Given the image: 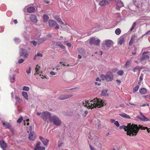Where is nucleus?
<instances>
[{
  "instance_id": "obj_25",
  "label": "nucleus",
  "mask_w": 150,
  "mask_h": 150,
  "mask_svg": "<svg viewBox=\"0 0 150 150\" xmlns=\"http://www.w3.org/2000/svg\"><path fill=\"white\" fill-rule=\"evenodd\" d=\"M118 43L120 45H122L124 42V38L122 36L120 37L118 39Z\"/></svg>"
},
{
  "instance_id": "obj_13",
  "label": "nucleus",
  "mask_w": 150,
  "mask_h": 150,
  "mask_svg": "<svg viewBox=\"0 0 150 150\" xmlns=\"http://www.w3.org/2000/svg\"><path fill=\"white\" fill-rule=\"evenodd\" d=\"M115 1H117L116 8L119 10L120 8L124 6L123 3L121 2L120 0H115Z\"/></svg>"
},
{
  "instance_id": "obj_4",
  "label": "nucleus",
  "mask_w": 150,
  "mask_h": 150,
  "mask_svg": "<svg viewBox=\"0 0 150 150\" xmlns=\"http://www.w3.org/2000/svg\"><path fill=\"white\" fill-rule=\"evenodd\" d=\"M133 2L139 11H141L144 10L145 6L142 3L141 1H138L137 2L136 0H133Z\"/></svg>"
},
{
  "instance_id": "obj_21",
  "label": "nucleus",
  "mask_w": 150,
  "mask_h": 150,
  "mask_svg": "<svg viewBox=\"0 0 150 150\" xmlns=\"http://www.w3.org/2000/svg\"><path fill=\"white\" fill-rule=\"evenodd\" d=\"M119 115L120 116L125 118L130 119L131 118L129 115H127V114L125 113H120L119 114Z\"/></svg>"
},
{
  "instance_id": "obj_12",
  "label": "nucleus",
  "mask_w": 150,
  "mask_h": 150,
  "mask_svg": "<svg viewBox=\"0 0 150 150\" xmlns=\"http://www.w3.org/2000/svg\"><path fill=\"white\" fill-rule=\"evenodd\" d=\"M138 118L143 121H147L149 120L144 115L142 112H140V115L138 116Z\"/></svg>"
},
{
  "instance_id": "obj_11",
  "label": "nucleus",
  "mask_w": 150,
  "mask_h": 150,
  "mask_svg": "<svg viewBox=\"0 0 150 150\" xmlns=\"http://www.w3.org/2000/svg\"><path fill=\"white\" fill-rule=\"evenodd\" d=\"M41 143L38 142L36 144L34 150H45V148L44 146H40Z\"/></svg>"
},
{
  "instance_id": "obj_22",
  "label": "nucleus",
  "mask_w": 150,
  "mask_h": 150,
  "mask_svg": "<svg viewBox=\"0 0 150 150\" xmlns=\"http://www.w3.org/2000/svg\"><path fill=\"white\" fill-rule=\"evenodd\" d=\"M137 37L135 35L133 36L129 42V45L130 46L131 45L133 44V42H134L135 40H137Z\"/></svg>"
},
{
  "instance_id": "obj_19",
  "label": "nucleus",
  "mask_w": 150,
  "mask_h": 150,
  "mask_svg": "<svg viewBox=\"0 0 150 150\" xmlns=\"http://www.w3.org/2000/svg\"><path fill=\"white\" fill-rule=\"evenodd\" d=\"M1 122L3 124V126L6 128H9L11 126L9 123L6 122L4 121H1Z\"/></svg>"
},
{
  "instance_id": "obj_28",
  "label": "nucleus",
  "mask_w": 150,
  "mask_h": 150,
  "mask_svg": "<svg viewBox=\"0 0 150 150\" xmlns=\"http://www.w3.org/2000/svg\"><path fill=\"white\" fill-rule=\"evenodd\" d=\"M22 95L23 96L26 100H28V93L26 92L23 91L22 92Z\"/></svg>"
},
{
  "instance_id": "obj_8",
  "label": "nucleus",
  "mask_w": 150,
  "mask_h": 150,
  "mask_svg": "<svg viewBox=\"0 0 150 150\" xmlns=\"http://www.w3.org/2000/svg\"><path fill=\"white\" fill-rule=\"evenodd\" d=\"M29 52H27L25 50L21 48L20 50V55L21 56L23 57L24 58H26L28 56Z\"/></svg>"
},
{
  "instance_id": "obj_56",
  "label": "nucleus",
  "mask_w": 150,
  "mask_h": 150,
  "mask_svg": "<svg viewBox=\"0 0 150 150\" xmlns=\"http://www.w3.org/2000/svg\"><path fill=\"white\" fill-rule=\"evenodd\" d=\"M50 74L52 75H54L56 74L54 71H52L50 72Z\"/></svg>"
},
{
  "instance_id": "obj_42",
  "label": "nucleus",
  "mask_w": 150,
  "mask_h": 150,
  "mask_svg": "<svg viewBox=\"0 0 150 150\" xmlns=\"http://www.w3.org/2000/svg\"><path fill=\"white\" fill-rule=\"evenodd\" d=\"M100 77L102 80H104L106 79V75H101Z\"/></svg>"
},
{
  "instance_id": "obj_55",
  "label": "nucleus",
  "mask_w": 150,
  "mask_h": 150,
  "mask_svg": "<svg viewBox=\"0 0 150 150\" xmlns=\"http://www.w3.org/2000/svg\"><path fill=\"white\" fill-rule=\"evenodd\" d=\"M59 16H55L54 17V18L57 21L58 20L59 18Z\"/></svg>"
},
{
  "instance_id": "obj_59",
  "label": "nucleus",
  "mask_w": 150,
  "mask_h": 150,
  "mask_svg": "<svg viewBox=\"0 0 150 150\" xmlns=\"http://www.w3.org/2000/svg\"><path fill=\"white\" fill-rule=\"evenodd\" d=\"M89 146L91 150H95L94 148H93V147L91 145H90Z\"/></svg>"
},
{
  "instance_id": "obj_49",
  "label": "nucleus",
  "mask_w": 150,
  "mask_h": 150,
  "mask_svg": "<svg viewBox=\"0 0 150 150\" xmlns=\"http://www.w3.org/2000/svg\"><path fill=\"white\" fill-rule=\"evenodd\" d=\"M15 74H13L12 75V77H10V78L11 80V81H12V79L13 80H14L15 79Z\"/></svg>"
},
{
  "instance_id": "obj_61",
  "label": "nucleus",
  "mask_w": 150,
  "mask_h": 150,
  "mask_svg": "<svg viewBox=\"0 0 150 150\" xmlns=\"http://www.w3.org/2000/svg\"><path fill=\"white\" fill-rule=\"evenodd\" d=\"M96 81H101V80L100 79H99V77H97L96 79Z\"/></svg>"
},
{
  "instance_id": "obj_64",
  "label": "nucleus",
  "mask_w": 150,
  "mask_h": 150,
  "mask_svg": "<svg viewBox=\"0 0 150 150\" xmlns=\"http://www.w3.org/2000/svg\"><path fill=\"white\" fill-rule=\"evenodd\" d=\"M110 122L112 123H113L114 122H115V121L113 119H111L110 120Z\"/></svg>"
},
{
  "instance_id": "obj_18",
  "label": "nucleus",
  "mask_w": 150,
  "mask_h": 150,
  "mask_svg": "<svg viewBox=\"0 0 150 150\" xmlns=\"http://www.w3.org/2000/svg\"><path fill=\"white\" fill-rule=\"evenodd\" d=\"M113 79V76L112 74L106 75V80L108 81H111Z\"/></svg>"
},
{
  "instance_id": "obj_14",
  "label": "nucleus",
  "mask_w": 150,
  "mask_h": 150,
  "mask_svg": "<svg viewBox=\"0 0 150 150\" xmlns=\"http://www.w3.org/2000/svg\"><path fill=\"white\" fill-rule=\"evenodd\" d=\"M39 139L45 146H46L47 145L49 141V140L45 139L41 136L39 137Z\"/></svg>"
},
{
  "instance_id": "obj_51",
  "label": "nucleus",
  "mask_w": 150,
  "mask_h": 150,
  "mask_svg": "<svg viewBox=\"0 0 150 150\" xmlns=\"http://www.w3.org/2000/svg\"><path fill=\"white\" fill-rule=\"evenodd\" d=\"M24 60L23 59H21L19 60L18 61V63L19 64H21V63H23L24 62Z\"/></svg>"
},
{
  "instance_id": "obj_63",
  "label": "nucleus",
  "mask_w": 150,
  "mask_h": 150,
  "mask_svg": "<svg viewBox=\"0 0 150 150\" xmlns=\"http://www.w3.org/2000/svg\"><path fill=\"white\" fill-rule=\"evenodd\" d=\"M145 35H150V31L147 32Z\"/></svg>"
},
{
  "instance_id": "obj_53",
  "label": "nucleus",
  "mask_w": 150,
  "mask_h": 150,
  "mask_svg": "<svg viewBox=\"0 0 150 150\" xmlns=\"http://www.w3.org/2000/svg\"><path fill=\"white\" fill-rule=\"evenodd\" d=\"M39 37H40L39 35H38V36H33L32 37V39H37Z\"/></svg>"
},
{
  "instance_id": "obj_48",
  "label": "nucleus",
  "mask_w": 150,
  "mask_h": 150,
  "mask_svg": "<svg viewBox=\"0 0 150 150\" xmlns=\"http://www.w3.org/2000/svg\"><path fill=\"white\" fill-rule=\"evenodd\" d=\"M31 68L30 67H29V69L26 70V72L28 74H30L31 72Z\"/></svg>"
},
{
  "instance_id": "obj_31",
  "label": "nucleus",
  "mask_w": 150,
  "mask_h": 150,
  "mask_svg": "<svg viewBox=\"0 0 150 150\" xmlns=\"http://www.w3.org/2000/svg\"><path fill=\"white\" fill-rule=\"evenodd\" d=\"M43 21L44 22H46L47 21L48 17L47 15L46 14H44L43 16Z\"/></svg>"
},
{
  "instance_id": "obj_45",
  "label": "nucleus",
  "mask_w": 150,
  "mask_h": 150,
  "mask_svg": "<svg viewBox=\"0 0 150 150\" xmlns=\"http://www.w3.org/2000/svg\"><path fill=\"white\" fill-rule=\"evenodd\" d=\"M123 73V71L122 70H120L117 71V74L119 75H122Z\"/></svg>"
},
{
  "instance_id": "obj_39",
  "label": "nucleus",
  "mask_w": 150,
  "mask_h": 150,
  "mask_svg": "<svg viewBox=\"0 0 150 150\" xmlns=\"http://www.w3.org/2000/svg\"><path fill=\"white\" fill-rule=\"evenodd\" d=\"M40 68V67L38 66V65H36V67L35 68V72H39V69Z\"/></svg>"
},
{
  "instance_id": "obj_29",
  "label": "nucleus",
  "mask_w": 150,
  "mask_h": 150,
  "mask_svg": "<svg viewBox=\"0 0 150 150\" xmlns=\"http://www.w3.org/2000/svg\"><path fill=\"white\" fill-rule=\"evenodd\" d=\"M78 51L79 53L82 55H84L85 52L83 49L80 48L78 49Z\"/></svg>"
},
{
  "instance_id": "obj_32",
  "label": "nucleus",
  "mask_w": 150,
  "mask_h": 150,
  "mask_svg": "<svg viewBox=\"0 0 150 150\" xmlns=\"http://www.w3.org/2000/svg\"><path fill=\"white\" fill-rule=\"evenodd\" d=\"M121 31V29L119 28H118L115 30V33L117 35H119L120 34Z\"/></svg>"
},
{
  "instance_id": "obj_10",
  "label": "nucleus",
  "mask_w": 150,
  "mask_h": 150,
  "mask_svg": "<svg viewBox=\"0 0 150 150\" xmlns=\"http://www.w3.org/2000/svg\"><path fill=\"white\" fill-rule=\"evenodd\" d=\"M73 95L71 94L62 95L59 97V99L60 100H64L69 98L71 97Z\"/></svg>"
},
{
  "instance_id": "obj_54",
  "label": "nucleus",
  "mask_w": 150,
  "mask_h": 150,
  "mask_svg": "<svg viewBox=\"0 0 150 150\" xmlns=\"http://www.w3.org/2000/svg\"><path fill=\"white\" fill-rule=\"evenodd\" d=\"M36 56H38V57H39V56H40L41 57H42V56H43V55L42 54H40V53H38L36 55Z\"/></svg>"
},
{
  "instance_id": "obj_44",
  "label": "nucleus",
  "mask_w": 150,
  "mask_h": 150,
  "mask_svg": "<svg viewBox=\"0 0 150 150\" xmlns=\"http://www.w3.org/2000/svg\"><path fill=\"white\" fill-rule=\"evenodd\" d=\"M130 64V61L128 60L125 63L124 67H127L128 66H129Z\"/></svg>"
},
{
  "instance_id": "obj_20",
  "label": "nucleus",
  "mask_w": 150,
  "mask_h": 150,
  "mask_svg": "<svg viewBox=\"0 0 150 150\" xmlns=\"http://www.w3.org/2000/svg\"><path fill=\"white\" fill-rule=\"evenodd\" d=\"M108 4V1L105 0H103L100 2L99 3V5L100 6H104Z\"/></svg>"
},
{
  "instance_id": "obj_3",
  "label": "nucleus",
  "mask_w": 150,
  "mask_h": 150,
  "mask_svg": "<svg viewBox=\"0 0 150 150\" xmlns=\"http://www.w3.org/2000/svg\"><path fill=\"white\" fill-rule=\"evenodd\" d=\"M50 122L57 126H60L62 123L61 120L58 117L55 115L52 116L50 118Z\"/></svg>"
},
{
  "instance_id": "obj_7",
  "label": "nucleus",
  "mask_w": 150,
  "mask_h": 150,
  "mask_svg": "<svg viewBox=\"0 0 150 150\" xmlns=\"http://www.w3.org/2000/svg\"><path fill=\"white\" fill-rule=\"evenodd\" d=\"M49 26L51 28L55 27V29L57 30L59 28V26L57 22L54 20H50L48 21Z\"/></svg>"
},
{
  "instance_id": "obj_58",
  "label": "nucleus",
  "mask_w": 150,
  "mask_h": 150,
  "mask_svg": "<svg viewBox=\"0 0 150 150\" xmlns=\"http://www.w3.org/2000/svg\"><path fill=\"white\" fill-rule=\"evenodd\" d=\"M67 45L69 47H71V44L70 43L67 42Z\"/></svg>"
},
{
  "instance_id": "obj_33",
  "label": "nucleus",
  "mask_w": 150,
  "mask_h": 150,
  "mask_svg": "<svg viewBox=\"0 0 150 150\" xmlns=\"http://www.w3.org/2000/svg\"><path fill=\"white\" fill-rule=\"evenodd\" d=\"M56 46H59L61 48L63 49H64L65 48V47L60 43H57L56 44Z\"/></svg>"
},
{
  "instance_id": "obj_47",
  "label": "nucleus",
  "mask_w": 150,
  "mask_h": 150,
  "mask_svg": "<svg viewBox=\"0 0 150 150\" xmlns=\"http://www.w3.org/2000/svg\"><path fill=\"white\" fill-rule=\"evenodd\" d=\"M143 76H144V74H141V75H140V76L139 77V81H142V80H143Z\"/></svg>"
},
{
  "instance_id": "obj_62",
  "label": "nucleus",
  "mask_w": 150,
  "mask_h": 150,
  "mask_svg": "<svg viewBox=\"0 0 150 150\" xmlns=\"http://www.w3.org/2000/svg\"><path fill=\"white\" fill-rule=\"evenodd\" d=\"M13 21L15 24H16L18 23V21L16 19L14 20Z\"/></svg>"
},
{
  "instance_id": "obj_6",
  "label": "nucleus",
  "mask_w": 150,
  "mask_h": 150,
  "mask_svg": "<svg viewBox=\"0 0 150 150\" xmlns=\"http://www.w3.org/2000/svg\"><path fill=\"white\" fill-rule=\"evenodd\" d=\"M28 132L29 133L28 138L30 140L33 141L35 139L36 135L33 131H32V127H30L28 129Z\"/></svg>"
},
{
  "instance_id": "obj_26",
  "label": "nucleus",
  "mask_w": 150,
  "mask_h": 150,
  "mask_svg": "<svg viewBox=\"0 0 150 150\" xmlns=\"http://www.w3.org/2000/svg\"><path fill=\"white\" fill-rule=\"evenodd\" d=\"M47 40V38H43L40 39L38 40V45L43 42Z\"/></svg>"
},
{
  "instance_id": "obj_2",
  "label": "nucleus",
  "mask_w": 150,
  "mask_h": 150,
  "mask_svg": "<svg viewBox=\"0 0 150 150\" xmlns=\"http://www.w3.org/2000/svg\"><path fill=\"white\" fill-rule=\"evenodd\" d=\"M104 102L102 100L96 98L89 101V100H83L82 104L84 107L92 109L94 108H100L104 105Z\"/></svg>"
},
{
  "instance_id": "obj_34",
  "label": "nucleus",
  "mask_w": 150,
  "mask_h": 150,
  "mask_svg": "<svg viewBox=\"0 0 150 150\" xmlns=\"http://www.w3.org/2000/svg\"><path fill=\"white\" fill-rule=\"evenodd\" d=\"M136 22H134L133 23V25L129 30L130 32L132 31L134 29L135 27L136 26Z\"/></svg>"
},
{
  "instance_id": "obj_5",
  "label": "nucleus",
  "mask_w": 150,
  "mask_h": 150,
  "mask_svg": "<svg viewBox=\"0 0 150 150\" xmlns=\"http://www.w3.org/2000/svg\"><path fill=\"white\" fill-rule=\"evenodd\" d=\"M52 117L51 113L47 111L43 112L41 114V117L45 121H50V119Z\"/></svg>"
},
{
  "instance_id": "obj_35",
  "label": "nucleus",
  "mask_w": 150,
  "mask_h": 150,
  "mask_svg": "<svg viewBox=\"0 0 150 150\" xmlns=\"http://www.w3.org/2000/svg\"><path fill=\"white\" fill-rule=\"evenodd\" d=\"M139 88V85L136 86L133 89V93H135L136 91H137Z\"/></svg>"
},
{
  "instance_id": "obj_1",
  "label": "nucleus",
  "mask_w": 150,
  "mask_h": 150,
  "mask_svg": "<svg viewBox=\"0 0 150 150\" xmlns=\"http://www.w3.org/2000/svg\"><path fill=\"white\" fill-rule=\"evenodd\" d=\"M120 129H124L125 131H127V134L130 136L136 135L139 129L144 130L147 129V131L149 133L150 131V128L149 129L147 127L140 125H139V127H138L137 125L131 123L128 124L127 126L125 125L120 126Z\"/></svg>"
},
{
  "instance_id": "obj_60",
  "label": "nucleus",
  "mask_w": 150,
  "mask_h": 150,
  "mask_svg": "<svg viewBox=\"0 0 150 150\" xmlns=\"http://www.w3.org/2000/svg\"><path fill=\"white\" fill-rule=\"evenodd\" d=\"M63 142H61L60 143L58 144V147H61L62 145L63 144Z\"/></svg>"
},
{
  "instance_id": "obj_41",
  "label": "nucleus",
  "mask_w": 150,
  "mask_h": 150,
  "mask_svg": "<svg viewBox=\"0 0 150 150\" xmlns=\"http://www.w3.org/2000/svg\"><path fill=\"white\" fill-rule=\"evenodd\" d=\"M14 40L15 41V42L16 43H18L20 42V40L19 38H15L14 39Z\"/></svg>"
},
{
  "instance_id": "obj_36",
  "label": "nucleus",
  "mask_w": 150,
  "mask_h": 150,
  "mask_svg": "<svg viewBox=\"0 0 150 150\" xmlns=\"http://www.w3.org/2000/svg\"><path fill=\"white\" fill-rule=\"evenodd\" d=\"M58 23L61 24L62 26H64L65 25V23L62 22V21L61 19L59 18L57 21Z\"/></svg>"
},
{
  "instance_id": "obj_9",
  "label": "nucleus",
  "mask_w": 150,
  "mask_h": 150,
  "mask_svg": "<svg viewBox=\"0 0 150 150\" xmlns=\"http://www.w3.org/2000/svg\"><path fill=\"white\" fill-rule=\"evenodd\" d=\"M100 40L99 39H96L95 38L92 37L90 40V43L91 45L94 44L96 45H99Z\"/></svg>"
},
{
  "instance_id": "obj_17",
  "label": "nucleus",
  "mask_w": 150,
  "mask_h": 150,
  "mask_svg": "<svg viewBox=\"0 0 150 150\" xmlns=\"http://www.w3.org/2000/svg\"><path fill=\"white\" fill-rule=\"evenodd\" d=\"M25 8H26L28 12L29 13L33 12L35 10V8L33 6H30L29 7L26 6Z\"/></svg>"
},
{
  "instance_id": "obj_24",
  "label": "nucleus",
  "mask_w": 150,
  "mask_h": 150,
  "mask_svg": "<svg viewBox=\"0 0 150 150\" xmlns=\"http://www.w3.org/2000/svg\"><path fill=\"white\" fill-rule=\"evenodd\" d=\"M0 145L2 148H5L6 147V144L3 140H1L0 141Z\"/></svg>"
},
{
  "instance_id": "obj_15",
  "label": "nucleus",
  "mask_w": 150,
  "mask_h": 150,
  "mask_svg": "<svg viewBox=\"0 0 150 150\" xmlns=\"http://www.w3.org/2000/svg\"><path fill=\"white\" fill-rule=\"evenodd\" d=\"M148 52H144L142 55V56L140 59L141 61L146 60L149 58V57L148 55Z\"/></svg>"
},
{
  "instance_id": "obj_57",
  "label": "nucleus",
  "mask_w": 150,
  "mask_h": 150,
  "mask_svg": "<svg viewBox=\"0 0 150 150\" xmlns=\"http://www.w3.org/2000/svg\"><path fill=\"white\" fill-rule=\"evenodd\" d=\"M4 28L1 27H0V32L1 33L3 31Z\"/></svg>"
},
{
  "instance_id": "obj_52",
  "label": "nucleus",
  "mask_w": 150,
  "mask_h": 150,
  "mask_svg": "<svg viewBox=\"0 0 150 150\" xmlns=\"http://www.w3.org/2000/svg\"><path fill=\"white\" fill-rule=\"evenodd\" d=\"M114 124L117 127H119L120 126L119 123L118 121L115 122Z\"/></svg>"
},
{
  "instance_id": "obj_50",
  "label": "nucleus",
  "mask_w": 150,
  "mask_h": 150,
  "mask_svg": "<svg viewBox=\"0 0 150 150\" xmlns=\"http://www.w3.org/2000/svg\"><path fill=\"white\" fill-rule=\"evenodd\" d=\"M139 70V68L138 67H135L133 69V71L134 72H137V71Z\"/></svg>"
},
{
  "instance_id": "obj_27",
  "label": "nucleus",
  "mask_w": 150,
  "mask_h": 150,
  "mask_svg": "<svg viewBox=\"0 0 150 150\" xmlns=\"http://www.w3.org/2000/svg\"><path fill=\"white\" fill-rule=\"evenodd\" d=\"M139 92L142 94H145L146 93L147 91L145 88H142L140 89Z\"/></svg>"
},
{
  "instance_id": "obj_30",
  "label": "nucleus",
  "mask_w": 150,
  "mask_h": 150,
  "mask_svg": "<svg viewBox=\"0 0 150 150\" xmlns=\"http://www.w3.org/2000/svg\"><path fill=\"white\" fill-rule=\"evenodd\" d=\"M108 90H102L101 92V95L103 96H108V95L107 93V92Z\"/></svg>"
},
{
  "instance_id": "obj_40",
  "label": "nucleus",
  "mask_w": 150,
  "mask_h": 150,
  "mask_svg": "<svg viewBox=\"0 0 150 150\" xmlns=\"http://www.w3.org/2000/svg\"><path fill=\"white\" fill-rule=\"evenodd\" d=\"M29 89V88L28 86H24L23 87V91H28Z\"/></svg>"
},
{
  "instance_id": "obj_16",
  "label": "nucleus",
  "mask_w": 150,
  "mask_h": 150,
  "mask_svg": "<svg viewBox=\"0 0 150 150\" xmlns=\"http://www.w3.org/2000/svg\"><path fill=\"white\" fill-rule=\"evenodd\" d=\"M30 18L31 21L33 23H36L38 21L36 16L34 15H31L30 17Z\"/></svg>"
},
{
  "instance_id": "obj_37",
  "label": "nucleus",
  "mask_w": 150,
  "mask_h": 150,
  "mask_svg": "<svg viewBox=\"0 0 150 150\" xmlns=\"http://www.w3.org/2000/svg\"><path fill=\"white\" fill-rule=\"evenodd\" d=\"M15 99L16 102L18 103H20L22 101V100L19 97L16 96Z\"/></svg>"
},
{
  "instance_id": "obj_46",
  "label": "nucleus",
  "mask_w": 150,
  "mask_h": 150,
  "mask_svg": "<svg viewBox=\"0 0 150 150\" xmlns=\"http://www.w3.org/2000/svg\"><path fill=\"white\" fill-rule=\"evenodd\" d=\"M88 114V112L87 110L85 111L82 114L83 117H86Z\"/></svg>"
},
{
  "instance_id": "obj_23",
  "label": "nucleus",
  "mask_w": 150,
  "mask_h": 150,
  "mask_svg": "<svg viewBox=\"0 0 150 150\" xmlns=\"http://www.w3.org/2000/svg\"><path fill=\"white\" fill-rule=\"evenodd\" d=\"M112 42V41L111 40H106L105 41V45L107 47H110L111 45Z\"/></svg>"
},
{
  "instance_id": "obj_38",
  "label": "nucleus",
  "mask_w": 150,
  "mask_h": 150,
  "mask_svg": "<svg viewBox=\"0 0 150 150\" xmlns=\"http://www.w3.org/2000/svg\"><path fill=\"white\" fill-rule=\"evenodd\" d=\"M31 43H32L33 45L35 46V47L36 45H38V42L35 41H31Z\"/></svg>"
},
{
  "instance_id": "obj_43",
  "label": "nucleus",
  "mask_w": 150,
  "mask_h": 150,
  "mask_svg": "<svg viewBox=\"0 0 150 150\" xmlns=\"http://www.w3.org/2000/svg\"><path fill=\"white\" fill-rule=\"evenodd\" d=\"M23 119V118L22 117H21L18 120H17V122L19 123H20L22 121Z\"/></svg>"
}]
</instances>
